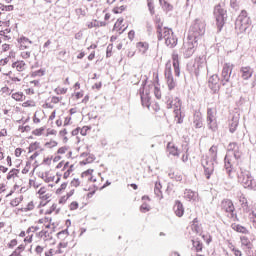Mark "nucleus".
Segmentation results:
<instances>
[{"instance_id": "obj_1", "label": "nucleus", "mask_w": 256, "mask_h": 256, "mask_svg": "<svg viewBox=\"0 0 256 256\" xmlns=\"http://www.w3.org/2000/svg\"><path fill=\"white\" fill-rule=\"evenodd\" d=\"M207 24L201 18H196L190 25L188 30V41L184 43V55L189 58L193 53H195V48L199 45V41L203 39L205 35V29Z\"/></svg>"}, {"instance_id": "obj_38", "label": "nucleus", "mask_w": 256, "mask_h": 256, "mask_svg": "<svg viewBox=\"0 0 256 256\" xmlns=\"http://www.w3.org/2000/svg\"><path fill=\"white\" fill-rule=\"evenodd\" d=\"M28 149H29V153H33V151H37V149H39V142H34L30 144Z\"/></svg>"}, {"instance_id": "obj_26", "label": "nucleus", "mask_w": 256, "mask_h": 256, "mask_svg": "<svg viewBox=\"0 0 256 256\" xmlns=\"http://www.w3.org/2000/svg\"><path fill=\"white\" fill-rule=\"evenodd\" d=\"M159 3L161 5L162 9H164V11H173V5H171L166 0H159Z\"/></svg>"}, {"instance_id": "obj_49", "label": "nucleus", "mask_w": 256, "mask_h": 256, "mask_svg": "<svg viewBox=\"0 0 256 256\" xmlns=\"http://www.w3.org/2000/svg\"><path fill=\"white\" fill-rule=\"evenodd\" d=\"M16 69L19 72L24 71L25 70V62L24 61L18 62Z\"/></svg>"}, {"instance_id": "obj_7", "label": "nucleus", "mask_w": 256, "mask_h": 256, "mask_svg": "<svg viewBox=\"0 0 256 256\" xmlns=\"http://www.w3.org/2000/svg\"><path fill=\"white\" fill-rule=\"evenodd\" d=\"M221 209L222 211H225V213H228L229 219H232V221H239L237 213H235V205H233V201L230 199L223 200L221 202Z\"/></svg>"}, {"instance_id": "obj_46", "label": "nucleus", "mask_w": 256, "mask_h": 256, "mask_svg": "<svg viewBox=\"0 0 256 256\" xmlns=\"http://www.w3.org/2000/svg\"><path fill=\"white\" fill-rule=\"evenodd\" d=\"M67 189V182L61 184L60 188L56 190V195H60L61 191H65Z\"/></svg>"}, {"instance_id": "obj_44", "label": "nucleus", "mask_w": 256, "mask_h": 256, "mask_svg": "<svg viewBox=\"0 0 256 256\" xmlns=\"http://www.w3.org/2000/svg\"><path fill=\"white\" fill-rule=\"evenodd\" d=\"M113 55V44H109L106 49V57H111Z\"/></svg>"}, {"instance_id": "obj_45", "label": "nucleus", "mask_w": 256, "mask_h": 256, "mask_svg": "<svg viewBox=\"0 0 256 256\" xmlns=\"http://www.w3.org/2000/svg\"><path fill=\"white\" fill-rule=\"evenodd\" d=\"M33 209H35V205L33 204V201L29 202L27 207L22 209V211H25V213H27V211H33Z\"/></svg>"}, {"instance_id": "obj_61", "label": "nucleus", "mask_w": 256, "mask_h": 256, "mask_svg": "<svg viewBox=\"0 0 256 256\" xmlns=\"http://www.w3.org/2000/svg\"><path fill=\"white\" fill-rule=\"evenodd\" d=\"M123 25V18H118L117 22L114 24V29H117Z\"/></svg>"}, {"instance_id": "obj_42", "label": "nucleus", "mask_w": 256, "mask_h": 256, "mask_svg": "<svg viewBox=\"0 0 256 256\" xmlns=\"http://www.w3.org/2000/svg\"><path fill=\"white\" fill-rule=\"evenodd\" d=\"M18 130L21 131V133H29V131H31V126H19Z\"/></svg>"}, {"instance_id": "obj_62", "label": "nucleus", "mask_w": 256, "mask_h": 256, "mask_svg": "<svg viewBox=\"0 0 256 256\" xmlns=\"http://www.w3.org/2000/svg\"><path fill=\"white\" fill-rule=\"evenodd\" d=\"M192 230L195 231V233H201V227L197 224H192Z\"/></svg>"}, {"instance_id": "obj_63", "label": "nucleus", "mask_w": 256, "mask_h": 256, "mask_svg": "<svg viewBox=\"0 0 256 256\" xmlns=\"http://www.w3.org/2000/svg\"><path fill=\"white\" fill-rule=\"evenodd\" d=\"M202 238L204 239V241H206L207 245H209V243L213 241V238L211 237V235H208V236L203 235Z\"/></svg>"}, {"instance_id": "obj_29", "label": "nucleus", "mask_w": 256, "mask_h": 256, "mask_svg": "<svg viewBox=\"0 0 256 256\" xmlns=\"http://www.w3.org/2000/svg\"><path fill=\"white\" fill-rule=\"evenodd\" d=\"M209 153H210V159H212V161H217V146L213 145L211 146V148L209 149Z\"/></svg>"}, {"instance_id": "obj_6", "label": "nucleus", "mask_w": 256, "mask_h": 256, "mask_svg": "<svg viewBox=\"0 0 256 256\" xmlns=\"http://www.w3.org/2000/svg\"><path fill=\"white\" fill-rule=\"evenodd\" d=\"M215 163H217V160H213V158H209L208 156L202 158L201 165L204 169L206 179H211V175L215 171Z\"/></svg>"}, {"instance_id": "obj_22", "label": "nucleus", "mask_w": 256, "mask_h": 256, "mask_svg": "<svg viewBox=\"0 0 256 256\" xmlns=\"http://www.w3.org/2000/svg\"><path fill=\"white\" fill-rule=\"evenodd\" d=\"M167 149L170 155H173V157H179V150L175 145L171 144V142L168 143Z\"/></svg>"}, {"instance_id": "obj_54", "label": "nucleus", "mask_w": 256, "mask_h": 256, "mask_svg": "<svg viewBox=\"0 0 256 256\" xmlns=\"http://www.w3.org/2000/svg\"><path fill=\"white\" fill-rule=\"evenodd\" d=\"M70 185H72V187H79V185H81V182L79 181V179L74 178V179L71 181Z\"/></svg>"}, {"instance_id": "obj_33", "label": "nucleus", "mask_w": 256, "mask_h": 256, "mask_svg": "<svg viewBox=\"0 0 256 256\" xmlns=\"http://www.w3.org/2000/svg\"><path fill=\"white\" fill-rule=\"evenodd\" d=\"M166 81L170 91H172V89H175V87H177V82H175L174 78H167Z\"/></svg>"}, {"instance_id": "obj_64", "label": "nucleus", "mask_w": 256, "mask_h": 256, "mask_svg": "<svg viewBox=\"0 0 256 256\" xmlns=\"http://www.w3.org/2000/svg\"><path fill=\"white\" fill-rule=\"evenodd\" d=\"M17 246V239H13L8 244L9 249H13V247Z\"/></svg>"}, {"instance_id": "obj_19", "label": "nucleus", "mask_w": 256, "mask_h": 256, "mask_svg": "<svg viewBox=\"0 0 256 256\" xmlns=\"http://www.w3.org/2000/svg\"><path fill=\"white\" fill-rule=\"evenodd\" d=\"M239 126V118L232 117L230 123H229V131L230 133H235L237 131V127Z\"/></svg>"}, {"instance_id": "obj_12", "label": "nucleus", "mask_w": 256, "mask_h": 256, "mask_svg": "<svg viewBox=\"0 0 256 256\" xmlns=\"http://www.w3.org/2000/svg\"><path fill=\"white\" fill-rule=\"evenodd\" d=\"M253 73V68H251L250 66H243L240 69V74L244 81H248V79H251L253 77Z\"/></svg>"}, {"instance_id": "obj_8", "label": "nucleus", "mask_w": 256, "mask_h": 256, "mask_svg": "<svg viewBox=\"0 0 256 256\" xmlns=\"http://www.w3.org/2000/svg\"><path fill=\"white\" fill-rule=\"evenodd\" d=\"M227 159L229 157H233L235 161H239L241 159V153L239 152V144L236 142H232L228 145V151H227Z\"/></svg>"}, {"instance_id": "obj_60", "label": "nucleus", "mask_w": 256, "mask_h": 256, "mask_svg": "<svg viewBox=\"0 0 256 256\" xmlns=\"http://www.w3.org/2000/svg\"><path fill=\"white\" fill-rule=\"evenodd\" d=\"M92 174H93V169H88L81 174V177H89V175H92Z\"/></svg>"}, {"instance_id": "obj_39", "label": "nucleus", "mask_w": 256, "mask_h": 256, "mask_svg": "<svg viewBox=\"0 0 256 256\" xmlns=\"http://www.w3.org/2000/svg\"><path fill=\"white\" fill-rule=\"evenodd\" d=\"M250 221H251L252 226L254 227V229H256V213H255V211L251 212Z\"/></svg>"}, {"instance_id": "obj_2", "label": "nucleus", "mask_w": 256, "mask_h": 256, "mask_svg": "<svg viewBox=\"0 0 256 256\" xmlns=\"http://www.w3.org/2000/svg\"><path fill=\"white\" fill-rule=\"evenodd\" d=\"M233 73V66L225 64L222 69L221 78L217 74L212 75L208 80V87L213 91V93H219L222 87H225L226 94L231 95L233 89V84L229 81L231 79V74Z\"/></svg>"}, {"instance_id": "obj_35", "label": "nucleus", "mask_w": 256, "mask_h": 256, "mask_svg": "<svg viewBox=\"0 0 256 256\" xmlns=\"http://www.w3.org/2000/svg\"><path fill=\"white\" fill-rule=\"evenodd\" d=\"M171 33H173V30L165 27L162 29V39H167V37H170Z\"/></svg>"}, {"instance_id": "obj_27", "label": "nucleus", "mask_w": 256, "mask_h": 256, "mask_svg": "<svg viewBox=\"0 0 256 256\" xmlns=\"http://www.w3.org/2000/svg\"><path fill=\"white\" fill-rule=\"evenodd\" d=\"M192 245H193L195 251H197V253H200L201 251H203V243H201V241L192 240Z\"/></svg>"}, {"instance_id": "obj_57", "label": "nucleus", "mask_w": 256, "mask_h": 256, "mask_svg": "<svg viewBox=\"0 0 256 256\" xmlns=\"http://www.w3.org/2000/svg\"><path fill=\"white\" fill-rule=\"evenodd\" d=\"M14 251H17V253H19V256H21V253H23V251H25V245L21 244L19 245L16 250Z\"/></svg>"}, {"instance_id": "obj_51", "label": "nucleus", "mask_w": 256, "mask_h": 256, "mask_svg": "<svg viewBox=\"0 0 256 256\" xmlns=\"http://www.w3.org/2000/svg\"><path fill=\"white\" fill-rule=\"evenodd\" d=\"M73 172V165L70 166V168L64 173L63 179H69V175Z\"/></svg>"}, {"instance_id": "obj_59", "label": "nucleus", "mask_w": 256, "mask_h": 256, "mask_svg": "<svg viewBox=\"0 0 256 256\" xmlns=\"http://www.w3.org/2000/svg\"><path fill=\"white\" fill-rule=\"evenodd\" d=\"M45 147H50V149L53 147H57V141L46 142Z\"/></svg>"}, {"instance_id": "obj_9", "label": "nucleus", "mask_w": 256, "mask_h": 256, "mask_svg": "<svg viewBox=\"0 0 256 256\" xmlns=\"http://www.w3.org/2000/svg\"><path fill=\"white\" fill-rule=\"evenodd\" d=\"M147 79L148 78L146 77V79L143 80L142 85L139 89V95H140L142 107H147V109H149V107H151V97L145 96V84L147 83Z\"/></svg>"}, {"instance_id": "obj_34", "label": "nucleus", "mask_w": 256, "mask_h": 256, "mask_svg": "<svg viewBox=\"0 0 256 256\" xmlns=\"http://www.w3.org/2000/svg\"><path fill=\"white\" fill-rule=\"evenodd\" d=\"M233 230L237 231V233H247V228L239 224H234Z\"/></svg>"}, {"instance_id": "obj_25", "label": "nucleus", "mask_w": 256, "mask_h": 256, "mask_svg": "<svg viewBox=\"0 0 256 256\" xmlns=\"http://www.w3.org/2000/svg\"><path fill=\"white\" fill-rule=\"evenodd\" d=\"M164 75L166 79L173 78V72H171V62L166 63Z\"/></svg>"}, {"instance_id": "obj_53", "label": "nucleus", "mask_w": 256, "mask_h": 256, "mask_svg": "<svg viewBox=\"0 0 256 256\" xmlns=\"http://www.w3.org/2000/svg\"><path fill=\"white\" fill-rule=\"evenodd\" d=\"M61 235H64L65 237H68L69 235V230L68 229H65V230H62L60 232L57 233V237L58 238H61Z\"/></svg>"}, {"instance_id": "obj_50", "label": "nucleus", "mask_w": 256, "mask_h": 256, "mask_svg": "<svg viewBox=\"0 0 256 256\" xmlns=\"http://www.w3.org/2000/svg\"><path fill=\"white\" fill-rule=\"evenodd\" d=\"M148 9L151 15H155V6H153V2L148 1Z\"/></svg>"}, {"instance_id": "obj_20", "label": "nucleus", "mask_w": 256, "mask_h": 256, "mask_svg": "<svg viewBox=\"0 0 256 256\" xmlns=\"http://www.w3.org/2000/svg\"><path fill=\"white\" fill-rule=\"evenodd\" d=\"M173 101L174 104V113L177 116L181 114V99L179 97H176Z\"/></svg>"}, {"instance_id": "obj_16", "label": "nucleus", "mask_w": 256, "mask_h": 256, "mask_svg": "<svg viewBox=\"0 0 256 256\" xmlns=\"http://www.w3.org/2000/svg\"><path fill=\"white\" fill-rule=\"evenodd\" d=\"M193 124L196 129H201V127H203V116L201 113L194 114Z\"/></svg>"}, {"instance_id": "obj_23", "label": "nucleus", "mask_w": 256, "mask_h": 256, "mask_svg": "<svg viewBox=\"0 0 256 256\" xmlns=\"http://www.w3.org/2000/svg\"><path fill=\"white\" fill-rule=\"evenodd\" d=\"M163 186H161V182H156L154 187V193L156 197H159V199H163V192L161 191Z\"/></svg>"}, {"instance_id": "obj_17", "label": "nucleus", "mask_w": 256, "mask_h": 256, "mask_svg": "<svg viewBox=\"0 0 256 256\" xmlns=\"http://www.w3.org/2000/svg\"><path fill=\"white\" fill-rule=\"evenodd\" d=\"M224 161H225L224 167L226 169V173L228 175H231V167H233V163H235V158L234 157H229L227 159V156H225Z\"/></svg>"}, {"instance_id": "obj_30", "label": "nucleus", "mask_w": 256, "mask_h": 256, "mask_svg": "<svg viewBox=\"0 0 256 256\" xmlns=\"http://www.w3.org/2000/svg\"><path fill=\"white\" fill-rule=\"evenodd\" d=\"M241 243L244 247H247V249H253V244L249 241V238L245 236L241 237Z\"/></svg>"}, {"instance_id": "obj_48", "label": "nucleus", "mask_w": 256, "mask_h": 256, "mask_svg": "<svg viewBox=\"0 0 256 256\" xmlns=\"http://www.w3.org/2000/svg\"><path fill=\"white\" fill-rule=\"evenodd\" d=\"M43 75H45V71L41 69L32 73V77H43Z\"/></svg>"}, {"instance_id": "obj_3", "label": "nucleus", "mask_w": 256, "mask_h": 256, "mask_svg": "<svg viewBox=\"0 0 256 256\" xmlns=\"http://www.w3.org/2000/svg\"><path fill=\"white\" fill-rule=\"evenodd\" d=\"M214 17L216 19V26L218 29V33H221L223 27H225V23L227 21V10H225V4H217L214 7Z\"/></svg>"}, {"instance_id": "obj_13", "label": "nucleus", "mask_w": 256, "mask_h": 256, "mask_svg": "<svg viewBox=\"0 0 256 256\" xmlns=\"http://www.w3.org/2000/svg\"><path fill=\"white\" fill-rule=\"evenodd\" d=\"M172 64L174 67V75L179 77L181 75V69L179 68V54H172Z\"/></svg>"}, {"instance_id": "obj_11", "label": "nucleus", "mask_w": 256, "mask_h": 256, "mask_svg": "<svg viewBox=\"0 0 256 256\" xmlns=\"http://www.w3.org/2000/svg\"><path fill=\"white\" fill-rule=\"evenodd\" d=\"M154 22L156 24L158 41H163V22H161V17L159 15H156L154 18Z\"/></svg>"}, {"instance_id": "obj_36", "label": "nucleus", "mask_w": 256, "mask_h": 256, "mask_svg": "<svg viewBox=\"0 0 256 256\" xmlns=\"http://www.w3.org/2000/svg\"><path fill=\"white\" fill-rule=\"evenodd\" d=\"M23 92H16L12 94V99H15V101H23Z\"/></svg>"}, {"instance_id": "obj_47", "label": "nucleus", "mask_w": 256, "mask_h": 256, "mask_svg": "<svg viewBox=\"0 0 256 256\" xmlns=\"http://www.w3.org/2000/svg\"><path fill=\"white\" fill-rule=\"evenodd\" d=\"M125 9H127V6L115 7L113 9V13H115L117 15V14L121 13L122 11H125Z\"/></svg>"}, {"instance_id": "obj_4", "label": "nucleus", "mask_w": 256, "mask_h": 256, "mask_svg": "<svg viewBox=\"0 0 256 256\" xmlns=\"http://www.w3.org/2000/svg\"><path fill=\"white\" fill-rule=\"evenodd\" d=\"M238 181L245 187V189H251L252 191H256V182L251 176V172L249 170H244L240 168L238 172Z\"/></svg>"}, {"instance_id": "obj_5", "label": "nucleus", "mask_w": 256, "mask_h": 256, "mask_svg": "<svg viewBox=\"0 0 256 256\" xmlns=\"http://www.w3.org/2000/svg\"><path fill=\"white\" fill-rule=\"evenodd\" d=\"M251 25V18L247 15V11L242 10L240 15L237 17L235 22V29L239 33H245L249 26Z\"/></svg>"}, {"instance_id": "obj_10", "label": "nucleus", "mask_w": 256, "mask_h": 256, "mask_svg": "<svg viewBox=\"0 0 256 256\" xmlns=\"http://www.w3.org/2000/svg\"><path fill=\"white\" fill-rule=\"evenodd\" d=\"M207 123L208 129H211V131H217V118H215V112L212 108L207 109Z\"/></svg>"}, {"instance_id": "obj_14", "label": "nucleus", "mask_w": 256, "mask_h": 256, "mask_svg": "<svg viewBox=\"0 0 256 256\" xmlns=\"http://www.w3.org/2000/svg\"><path fill=\"white\" fill-rule=\"evenodd\" d=\"M173 210L177 217H183V215H185V208L183 207V203L179 200H176Z\"/></svg>"}, {"instance_id": "obj_15", "label": "nucleus", "mask_w": 256, "mask_h": 256, "mask_svg": "<svg viewBox=\"0 0 256 256\" xmlns=\"http://www.w3.org/2000/svg\"><path fill=\"white\" fill-rule=\"evenodd\" d=\"M184 199H187V201H197L199 199V193L191 189H186L184 191Z\"/></svg>"}, {"instance_id": "obj_21", "label": "nucleus", "mask_w": 256, "mask_h": 256, "mask_svg": "<svg viewBox=\"0 0 256 256\" xmlns=\"http://www.w3.org/2000/svg\"><path fill=\"white\" fill-rule=\"evenodd\" d=\"M239 202L243 211H245V213H249V201H247L245 196H240Z\"/></svg>"}, {"instance_id": "obj_32", "label": "nucleus", "mask_w": 256, "mask_h": 256, "mask_svg": "<svg viewBox=\"0 0 256 256\" xmlns=\"http://www.w3.org/2000/svg\"><path fill=\"white\" fill-rule=\"evenodd\" d=\"M137 47L140 49V51H142L143 54H145L149 49V44L147 42H139Z\"/></svg>"}, {"instance_id": "obj_37", "label": "nucleus", "mask_w": 256, "mask_h": 256, "mask_svg": "<svg viewBox=\"0 0 256 256\" xmlns=\"http://www.w3.org/2000/svg\"><path fill=\"white\" fill-rule=\"evenodd\" d=\"M19 173V169H12L9 173H8V175H7V179H8V181L10 180V179H13V177H17V174Z\"/></svg>"}, {"instance_id": "obj_56", "label": "nucleus", "mask_w": 256, "mask_h": 256, "mask_svg": "<svg viewBox=\"0 0 256 256\" xmlns=\"http://www.w3.org/2000/svg\"><path fill=\"white\" fill-rule=\"evenodd\" d=\"M76 209H79V203L74 201L70 204V211H75Z\"/></svg>"}, {"instance_id": "obj_40", "label": "nucleus", "mask_w": 256, "mask_h": 256, "mask_svg": "<svg viewBox=\"0 0 256 256\" xmlns=\"http://www.w3.org/2000/svg\"><path fill=\"white\" fill-rule=\"evenodd\" d=\"M43 131H45V127H41L33 130L32 135H36L37 137L43 135Z\"/></svg>"}, {"instance_id": "obj_31", "label": "nucleus", "mask_w": 256, "mask_h": 256, "mask_svg": "<svg viewBox=\"0 0 256 256\" xmlns=\"http://www.w3.org/2000/svg\"><path fill=\"white\" fill-rule=\"evenodd\" d=\"M19 43L22 48L27 49V43H29V45H31L33 42L31 40H29V38H27V37H21L19 39Z\"/></svg>"}, {"instance_id": "obj_41", "label": "nucleus", "mask_w": 256, "mask_h": 256, "mask_svg": "<svg viewBox=\"0 0 256 256\" xmlns=\"http://www.w3.org/2000/svg\"><path fill=\"white\" fill-rule=\"evenodd\" d=\"M230 7L237 11L239 9V1L237 0H230Z\"/></svg>"}, {"instance_id": "obj_28", "label": "nucleus", "mask_w": 256, "mask_h": 256, "mask_svg": "<svg viewBox=\"0 0 256 256\" xmlns=\"http://www.w3.org/2000/svg\"><path fill=\"white\" fill-rule=\"evenodd\" d=\"M107 25L106 22H99L97 20H94L93 22H90L88 24V29H93V27H105Z\"/></svg>"}, {"instance_id": "obj_52", "label": "nucleus", "mask_w": 256, "mask_h": 256, "mask_svg": "<svg viewBox=\"0 0 256 256\" xmlns=\"http://www.w3.org/2000/svg\"><path fill=\"white\" fill-rule=\"evenodd\" d=\"M22 200H23V199L15 198V199H13V200L10 202V205H11L12 207H17V205H19V203H21Z\"/></svg>"}, {"instance_id": "obj_24", "label": "nucleus", "mask_w": 256, "mask_h": 256, "mask_svg": "<svg viewBox=\"0 0 256 256\" xmlns=\"http://www.w3.org/2000/svg\"><path fill=\"white\" fill-rule=\"evenodd\" d=\"M164 75L166 79L173 78V72H171V62L166 63Z\"/></svg>"}, {"instance_id": "obj_55", "label": "nucleus", "mask_w": 256, "mask_h": 256, "mask_svg": "<svg viewBox=\"0 0 256 256\" xmlns=\"http://www.w3.org/2000/svg\"><path fill=\"white\" fill-rule=\"evenodd\" d=\"M154 94L156 99H161V90L158 87H154Z\"/></svg>"}, {"instance_id": "obj_18", "label": "nucleus", "mask_w": 256, "mask_h": 256, "mask_svg": "<svg viewBox=\"0 0 256 256\" xmlns=\"http://www.w3.org/2000/svg\"><path fill=\"white\" fill-rule=\"evenodd\" d=\"M165 43L167 47H171V48L177 45V38L175 37V34H173V32H171L170 36H167V38L165 39Z\"/></svg>"}, {"instance_id": "obj_58", "label": "nucleus", "mask_w": 256, "mask_h": 256, "mask_svg": "<svg viewBox=\"0 0 256 256\" xmlns=\"http://www.w3.org/2000/svg\"><path fill=\"white\" fill-rule=\"evenodd\" d=\"M169 176L171 177V179H175V181H183V176L182 175H175V174H169Z\"/></svg>"}, {"instance_id": "obj_43", "label": "nucleus", "mask_w": 256, "mask_h": 256, "mask_svg": "<svg viewBox=\"0 0 256 256\" xmlns=\"http://www.w3.org/2000/svg\"><path fill=\"white\" fill-rule=\"evenodd\" d=\"M140 211H141V213H147L148 211H150L149 204L143 203L140 206Z\"/></svg>"}]
</instances>
